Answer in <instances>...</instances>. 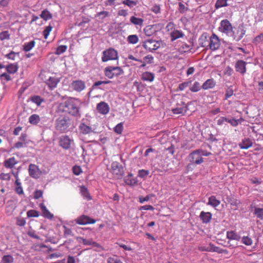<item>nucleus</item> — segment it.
Wrapping results in <instances>:
<instances>
[{"mask_svg":"<svg viewBox=\"0 0 263 263\" xmlns=\"http://www.w3.org/2000/svg\"><path fill=\"white\" fill-rule=\"evenodd\" d=\"M221 248L215 246L214 244L210 243V252H217L220 253Z\"/></svg>","mask_w":263,"mask_h":263,"instance_id":"obj_52","label":"nucleus"},{"mask_svg":"<svg viewBox=\"0 0 263 263\" xmlns=\"http://www.w3.org/2000/svg\"><path fill=\"white\" fill-rule=\"evenodd\" d=\"M97 110L101 114L106 115L109 111V107L105 102H101L97 104Z\"/></svg>","mask_w":263,"mask_h":263,"instance_id":"obj_15","label":"nucleus"},{"mask_svg":"<svg viewBox=\"0 0 263 263\" xmlns=\"http://www.w3.org/2000/svg\"><path fill=\"white\" fill-rule=\"evenodd\" d=\"M40 121V117L38 115H32L29 118V122L33 125L37 124Z\"/></svg>","mask_w":263,"mask_h":263,"instance_id":"obj_34","label":"nucleus"},{"mask_svg":"<svg viewBox=\"0 0 263 263\" xmlns=\"http://www.w3.org/2000/svg\"><path fill=\"white\" fill-rule=\"evenodd\" d=\"M77 223L81 225H86L87 224H93L96 222V220L91 218L86 215H82L76 219Z\"/></svg>","mask_w":263,"mask_h":263,"instance_id":"obj_13","label":"nucleus"},{"mask_svg":"<svg viewBox=\"0 0 263 263\" xmlns=\"http://www.w3.org/2000/svg\"><path fill=\"white\" fill-rule=\"evenodd\" d=\"M149 174V171L145 170H140L138 171V176L140 178H143L147 176Z\"/></svg>","mask_w":263,"mask_h":263,"instance_id":"obj_50","label":"nucleus"},{"mask_svg":"<svg viewBox=\"0 0 263 263\" xmlns=\"http://www.w3.org/2000/svg\"><path fill=\"white\" fill-rule=\"evenodd\" d=\"M18 55V53H15L14 52L12 51V52L9 53L8 54H6V57L9 59H10L12 60H14L15 57Z\"/></svg>","mask_w":263,"mask_h":263,"instance_id":"obj_61","label":"nucleus"},{"mask_svg":"<svg viewBox=\"0 0 263 263\" xmlns=\"http://www.w3.org/2000/svg\"><path fill=\"white\" fill-rule=\"evenodd\" d=\"M27 215L28 217H37L40 215L37 211L31 210L27 212Z\"/></svg>","mask_w":263,"mask_h":263,"instance_id":"obj_44","label":"nucleus"},{"mask_svg":"<svg viewBox=\"0 0 263 263\" xmlns=\"http://www.w3.org/2000/svg\"><path fill=\"white\" fill-rule=\"evenodd\" d=\"M52 27L51 26H48L46 27L43 31V35L45 39H47L50 32L51 31Z\"/></svg>","mask_w":263,"mask_h":263,"instance_id":"obj_54","label":"nucleus"},{"mask_svg":"<svg viewBox=\"0 0 263 263\" xmlns=\"http://www.w3.org/2000/svg\"><path fill=\"white\" fill-rule=\"evenodd\" d=\"M216 84V81L213 79H210L205 81L201 87L203 89L207 90L215 87Z\"/></svg>","mask_w":263,"mask_h":263,"instance_id":"obj_21","label":"nucleus"},{"mask_svg":"<svg viewBox=\"0 0 263 263\" xmlns=\"http://www.w3.org/2000/svg\"><path fill=\"white\" fill-rule=\"evenodd\" d=\"M69 118L67 117H60L55 122V128L61 132H64L69 126Z\"/></svg>","mask_w":263,"mask_h":263,"instance_id":"obj_5","label":"nucleus"},{"mask_svg":"<svg viewBox=\"0 0 263 263\" xmlns=\"http://www.w3.org/2000/svg\"><path fill=\"white\" fill-rule=\"evenodd\" d=\"M29 100L32 103L35 104L37 106H40L41 104L45 101L44 98L39 96L34 95L29 98Z\"/></svg>","mask_w":263,"mask_h":263,"instance_id":"obj_25","label":"nucleus"},{"mask_svg":"<svg viewBox=\"0 0 263 263\" xmlns=\"http://www.w3.org/2000/svg\"><path fill=\"white\" fill-rule=\"evenodd\" d=\"M109 15V12L106 11H102L97 14V16L101 19H103Z\"/></svg>","mask_w":263,"mask_h":263,"instance_id":"obj_49","label":"nucleus"},{"mask_svg":"<svg viewBox=\"0 0 263 263\" xmlns=\"http://www.w3.org/2000/svg\"><path fill=\"white\" fill-rule=\"evenodd\" d=\"M201 87H202L200 86V83L196 81L195 82L193 86L190 87V90L192 92H197L200 90Z\"/></svg>","mask_w":263,"mask_h":263,"instance_id":"obj_40","label":"nucleus"},{"mask_svg":"<svg viewBox=\"0 0 263 263\" xmlns=\"http://www.w3.org/2000/svg\"><path fill=\"white\" fill-rule=\"evenodd\" d=\"M81 239L82 240V243L85 245H91L96 247H99L100 246L99 243L93 241L91 239H87L83 238H81Z\"/></svg>","mask_w":263,"mask_h":263,"instance_id":"obj_36","label":"nucleus"},{"mask_svg":"<svg viewBox=\"0 0 263 263\" xmlns=\"http://www.w3.org/2000/svg\"><path fill=\"white\" fill-rule=\"evenodd\" d=\"M166 31L170 35L171 41L173 42L184 36V33L181 30L176 28L175 24L173 22H169L165 27Z\"/></svg>","mask_w":263,"mask_h":263,"instance_id":"obj_2","label":"nucleus"},{"mask_svg":"<svg viewBox=\"0 0 263 263\" xmlns=\"http://www.w3.org/2000/svg\"><path fill=\"white\" fill-rule=\"evenodd\" d=\"M26 220L23 217H18L16 218V224L18 226L23 227L26 224Z\"/></svg>","mask_w":263,"mask_h":263,"instance_id":"obj_53","label":"nucleus"},{"mask_svg":"<svg viewBox=\"0 0 263 263\" xmlns=\"http://www.w3.org/2000/svg\"><path fill=\"white\" fill-rule=\"evenodd\" d=\"M212 215L210 212H205L204 211L201 212L199 217L204 223H208L210 222L212 219Z\"/></svg>","mask_w":263,"mask_h":263,"instance_id":"obj_18","label":"nucleus"},{"mask_svg":"<svg viewBox=\"0 0 263 263\" xmlns=\"http://www.w3.org/2000/svg\"><path fill=\"white\" fill-rule=\"evenodd\" d=\"M103 54L102 60L103 62H106L109 60H115L118 59V52L116 50L112 48H109L104 51Z\"/></svg>","mask_w":263,"mask_h":263,"instance_id":"obj_6","label":"nucleus"},{"mask_svg":"<svg viewBox=\"0 0 263 263\" xmlns=\"http://www.w3.org/2000/svg\"><path fill=\"white\" fill-rule=\"evenodd\" d=\"M227 122L229 123L232 126L235 127L237 126L238 124L240 123V120H236L234 118L233 119H228L227 118Z\"/></svg>","mask_w":263,"mask_h":263,"instance_id":"obj_45","label":"nucleus"},{"mask_svg":"<svg viewBox=\"0 0 263 263\" xmlns=\"http://www.w3.org/2000/svg\"><path fill=\"white\" fill-rule=\"evenodd\" d=\"M10 34L8 31H5L0 33V40L3 41L6 39H9Z\"/></svg>","mask_w":263,"mask_h":263,"instance_id":"obj_51","label":"nucleus"},{"mask_svg":"<svg viewBox=\"0 0 263 263\" xmlns=\"http://www.w3.org/2000/svg\"><path fill=\"white\" fill-rule=\"evenodd\" d=\"M18 163L14 157L9 158L4 162V165L7 168H12Z\"/></svg>","mask_w":263,"mask_h":263,"instance_id":"obj_19","label":"nucleus"},{"mask_svg":"<svg viewBox=\"0 0 263 263\" xmlns=\"http://www.w3.org/2000/svg\"><path fill=\"white\" fill-rule=\"evenodd\" d=\"M155 75L154 73L149 72H143L141 76V79L144 81L152 82L154 81Z\"/></svg>","mask_w":263,"mask_h":263,"instance_id":"obj_27","label":"nucleus"},{"mask_svg":"<svg viewBox=\"0 0 263 263\" xmlns=\"http://www.w3.org/2000/svg\"><path fill=\"white\" fill-rule=\"evenodd\" d=\"M208 46L213 51L218 49L220 46V41L218 36L213 33L210 37Z\"/></svg>","mask_w":263,"mask_h":263,"instance_id":"obj_7","label":"nucleus"},{"mask_svg":"<svg viewBox=\"0 0 263 263\" xmlns=\"http://www.w3.org/2000/svg\"><path fill=\"white\" fill-rule=\"evenodd\" d=\"M2 263H13L14 262V258L12 255H5L2 259Z\"/></svg>","mask_w":263,"mask_h":263,"instance_id":"obj_39","label":"nucleus"},{"mask_svg":"<svg viewBox=\"0 0 263 263\" xmlns=\"http://www.w3.org/2000/svg\"><path fill=\"white\" fill-rule=\"evenodd\" d=\"M232 26L231 23L227 19L222 20L218 27V31L228 36H230L232 31Z\"/></svg>","mask_w":263,"mask_h":263,"instance_id":"obj_4","label":"nucleus"},{"mask_svg":"<svg viewBox=\"0 0 263 263\" xmlns=\"http://www.w3.org/2000/svg\"><path fill=\"white\" fill-rule=\"evenodd\" d=\"M123 129V124L121 122L118 124L114 128V132L117 134H121Z\"/></svg>","mask_w":263,"mask_h":263,"instance_id":"obj_41","label":"nucleus"},{"mask_svg":"<svg viewBox=\"0 0 263 263\" xmlns=\"http://www.w3.org/2000/svg\"><path fill=\"white\" fill-rule=\"evenodd\" d=\"M123 72L120 67H107L105 70V74L108 78H112Z\"/></svg>","mask_w":263,"mask_h":263,"instance_id":"obj_9","label":"nucleus"},{"mask_svg":"<svg viewBox=\"0 0 263 263\" xmlns=\"http://www.w3.org/2000/svg\"><path fill=\"white\" fill-rule=\"evenodd\" d=\"M173 112L175 114H183L185 112V109L183 107L180 108H176L174 109H173L172 110Z\"/></svg>","mask_w":263,"mask_h":263,"instance_id":"obj_57","label":"nucleus"},{"mask_svg":"<svg viewBox=\"0 0 263 263\" xmlns=\"http://www.w3.org/2000/svg\"><path fill=\"white\" fill-rule=\"evenodd\" d=\"M143 31H144L145 34L147 36H152L156 32V30H155L154 26H152V25H148V26H146L144 28Z\"/></svg>","mask_w":263,"mask_h":263,"instance_id":"obj_31","label":"nucleus"},{"mask_svg":"<svg viewBox=\"0 0 263 263\" xmlns=\"http://www.w3.org/2000/svg\"><path fill=\"white\" fill-rule=\"evenodd\" d=\"M80 102L77 99L70 98L61 103L58 106V110L62 112L67 113L71 116H79V105Z\"/></svg>","mask_w":263,"mask_h":263,"instance_id":"obj_1","label":"nucleus"},{"mask_svg":"<svg viewBox=\"0 0 263 263\" xmlns=\"http://www.w3.org/2000/svg\"><path fill=\"white\" fill-rule=\"evenodd\" d=\"M127 41L129 44H135L138 42L139 38L136 34L130 35L127 37Z\"/></svg>","mask_w":263,"mask_h":263,"instance_id":"obj_35","label":"nucleus"},{"mask_svg":"<svg viewBox=\"0 0 263 263\" xmlns=\"http://www.w3.org/2000/svg\"><path fill=\"white\" fill-rule=\"evenodd\" d=\"M80 132L83 134H87L91 132V128L83 123H81L79 126Z\"/></svg>","mask_w":263,"mask_h":263,"instance_id":"obj_30","label":"nucleus"},{"mask_svg":"<svg viewBox=\"0 0 263 263\" xmlns=\"http://www.w3.org/2000/svg\"><path fill=\"white\" fill-rule=\"evenodd\" d=\"M72 142V140L66 135L62 136L59 140L60 145L64 149H70Z\"/></svg>","mask_w":263,"mask_h":263,"instance_id":"obj_12","label":"nucleus"},{"mask_svg":"<svg viewBox=\"0 0 263 263\" xmlns=\"http://www.w3.org/2000/svg\"><path fill=\"white\" fill-rule=\"evenodd\" d=\"M35 44V43L34 41L24 43L23 45V50L25 52L30 51L34 47Z\"/></svg>","mask_w":263,"mask_h":263,"instance_id":"obj_33","label":"nucleus"},{"mask_svg":"<svg viewBox=\"0 0 263 263\" xmlns=\"http://www.w3.org/2000/svg\"><path fill=\"white\" fill-rule=\"evenodd\" d=\"M27 135L26 133H22L21 136L19 137V140L20 141H22L27 144L28 143L27 142Z\"/></svg>","mask_w":263,"mask_h":263,"instance_id":"obj_64","label":"nucleus"},{"mask_svg":"<svg viewBox=\"0 0 263 263\" xmlns=\"http://www.w3.org/2000/svg\"><path fill=\"white\" fill-rule=\"evenodd\" d=\"M9 73H14L17 70L18 67H6Z\"/></svg>","mask_w":263,"mask_h":263,"instance_id":"obj_63","label":"nucleus"},{"mask_svg":"<svg viewBox=\"0 0 263 263\" xmlns=\"http://www.w3.org/2000/svg\"><path fill=\"white\" fill-rule=\"evenodd\" d=\"M143 46L146 50L152 51L158 49L160 46V43L156 40L149 39L143 42Z\"/></svg>","mask_w":263,"mask_h":263,"instance_id":"obj_10","label":"nucleus"},{"mask_svg":"<svg viewBox=\"0 0 263 263\" xmlns=\"http://www.w3.org/2000/svg\"><path fill=\"white\" fill-rule=\"evenodd\" d=\"M137 1L123 0L122 3L125 5L127 6L130 8H132L137 5Z\"/></svg>","mask_w":263,"mask_h":263,"instance_id":"obj_38","label":"nucleus"},{"mask_svg":"<svg viewBox=\"0 0 263 263\" xmlns=\"http://www.w3.org/2000/svg\"><path fill=\"white\" fill-rule=\"evenodd\" d=\"M40 16L45 21H47L52 18V14L49 11L45 9L42 11Z\"/></svg>","mask_w":263,"mask_h":263,"instance_id":"obj_37","label":"nucleus"},{"mask_svg":"<svg viewBox=\"0 0 263 263\" xmlns=\"http://www.w3.org/2000/svg\"><path fill=\"white\" fill-rule=\"evenodd\" d=\"M130 22L135 25L141 26L143 24L144 20L141 18L133 16L130 18Z\"/></svg>","mask_w":263,"mask_h":263,"instance_id":"obj_32","label":"nucleus"},{"mask_svg":"<svg viewBox=\"0 0 263 263\" xmlns=\"http://www.w3.org/2000/svg\"><path fill=\"white\" fill-rule=\"evenodd\" d=\"M107 263H123L117 257H109L107 259Z\"/></svg>","mask_w":263,"mask_h":263,"instance_id":"obj_58","label":"nucleus"},{"mask_svg":"<svg viewBox=\"0 0 263 263\" xmlns=\"http://www.w3.org/2000/svg\"><path fill=\"white\" fill-rule=\"evenodd\" d=\"M191 81H188L180 84L178 86V89L181 91L183 90L185 88L188 87L189 85L191 84Z\"/></svg>","mask_w":263,"mask_h":263,"instance_id":"obj_48","label":"nucleus"},{"mask_svg":"<svg viewBox=\"0 0 263 263\" xmlns=\"http://www.w3.org/2000/svg\"><path fill=\"white\" fill-rule=\"evenodd\" d=\"M190 162L192 164H200L203 162V159L201 157L199 151L196 149L192 152L189 155Z\"/></svg>","mask_w":263,"mask_h":263,"instance_id":"obj_11","label":"nucleus"},{"mask_svg":"<svg viewBox=\"0 0 263 263\" xmlns=\"http://www.w3.org/2000/svg\"><path fill=\"white\" fill-rule=\"evenodd\" d=\"M241 241L243 243L247 246H250L252 243V239L248 236H243L242 238Z\"/></svg>","mask_w":263,"mask_h":263,"instance_id":"obj_47","label":"nucleus"},{"mask_svg":"<svg viewBox=\"0 0 263 263\" xmlns=\"http://www.w3.org/2000/svg\"><path fill=\"white\" fill-rule=\"evenodd\" d=\"M263 41V33H260L258 35L256 36L254 40L253 43L255 44H259Z\"/></svg>","mask_w":263,"mask_h":263,"instance_id":"obj_55","label":"nucleus"},{"mask_svg":"<svg viewBox=\"0 0 263 263\" xmlns=\"http://www.w3.org/2000/svg\"><path fill=\"white\" fill-rule=\"evenodd\" d=\"M220 203V200L216 199L215 196H211L209 198L208 204L216 208L218 206Z\"/></svg>","mask_w":263,"mask_h":263,"instance_id":"obj_29","label":"nucleus"},{"mask_svg":"<svg viewBox=\"0 0 263 263\" xmlns=\"http://www.w3.org/2000/svg\"><path fill=\"white\" fill-rule=\"evenodd\" d=\"M59 81L60 80L55 77H50L47 80L46 84L49 89L52 90L57 87Z\"/></svg>","mask_w":263,"mask_h":263,"instance_id":"obj_17","label":"nucleus"},{"mask_svg":"<svg viewBox=\"0 0 263 263\" xmlns=\"http://www.w3.org/2000/svg\"><path fill=\"white\" fill-rule=\"evenodd\" d=\"M29 175L33 178H37L39 177L40 173L38 167L33 164H31L29 166Z\"/></svg>","mask_w":263,"mask_h":263,"instance_id":"obj_16","label":"nucleus"},{"mask_svg":"<svg viewBox=\"0 0 263 263\" xmlns=\"http://www.w3.org/2000/svg\"><path fill=\"white\" fill-rule=\"evenodd\" d=\"M40 207L44 217L48 219H52L53 218V215L49 211L44 203H41Z\"/></svg>","mask_w":263,"mask_h":263,"instance_id":"obj_22","label":"nucleus"},{"mask_svg":"<svg viewBox=\"0 0 263 263\" xmlns=\"http://www.w3.org/2000/svg\"><path fill=\"white\" fill-rule=\"evenodd\" d=\"M67 49V46L65 45H61L57 47L55 54L58 55L63 53Z\"/></svg>","mask_w":263,"mask_h":263,"instance_id":"obj_43","label":"nucleus"},{"mask_svg":"<svg viewBox=\"0 0 263 263\" xmlns=\"http://www.w3.org/2000/svg\"><path fill=\"white\" fill-rule=\"evenodd\" d=\"M1 78L2 80H5L6 81H9L11 80V77L7 73H3L1 75Z\"/></svg>","mask_w":263,"mask_h":263,"instance_id":"obj_62","label":"nucleus"},{"mask_svg":"<svg viewBox=\"0 0 263 263\" xmlns=\"http://www.w3.org/2000/svg\"><path fill=\"white\" fill-rule=\"evenodd\" d=\"M11 179V176L8 173H2L0 174V179L2 180L9 181Z\"/></svg>","mask_w":263,"mask_h":263,"instance_id":"obj_56","label":"nucleus"},{"mask_svg":"<svg viewBox=\"0 0 263 263\" xmlns=\"http://www.w3.org/2000/svg\"><path fill=\"white\" fill-rule=\"evenodd\" d=\"M109 171L112 174L114 178L116 179H121L124 174L122 165L117 161L113 162L111 163Z\"/></svg>","mask_w":263,"mask_h":263,"instance_id":"obj_3","label":"nucleus"},{"mask_svg":"<svg viewBox=\"0 0 263 263\" xmlns=\"http://www.w3.org/2000/svg\"><path fill=\"white\" fill-rule=\"evenodd\" d=\"M26 145V144L20 141L15 143V144L14 145V146L13 147V148L18 149V148L23 147L24 146H25Z\"/></svg>","mask_w":263,"mask_h":263,"instance_id":"obj_60","label":"nucleus"},{"mask_svg":"<svg viewBox=\"0 0 263 263\" xmlns=\"http://www.w3.org/2000/svg\"><path fill=\"white\" fill-rule=\"evenodd\" d=\"M253 145L252 140L249 138H245L239 143V146L241 149H248Z\"/></svg>","mask_w":263,"mask_h":263,"instance_id":"obj_20","label":"nucleus"},{"mask_svg":"<svg viewBox=\"0 0 263 263\" xmlns=\"http://www.w3.org/2000/svg\"><path fill=\"white\" fill-rule=\"evenodd\" d=\"M245 32L246 31L242 27H233L232 31L231 32V35H230L229 37H231L233 40L239 41L242 38Z\"/></svg>","mask_w":263,"mask_h":263,"instance_id":"obj_8","label":"nucleus"},{"mask_svg":"<svg viewBox=\"0 0 263 263\" xmlns=\"http://www.w3.org/2000/svg\"><path fill=\"white\" fill-rule=\"evenodd\" d=\"M72 171L73 174L76 175H79L82 173V169L79 166H74Z\"/></svg>","mask_w":263,"mask_h":263,"instance_id":"obj_59","label":"nucleus"},{"mask_svg":"<svg viewBox=\"0 0 263 263\" xmlns=\"http://www.w3.org/2000/svg\"><path fill=\"white\" fill-rule=\"evenodd\" d=\"M80 188V193L83 197L89 201L91 199V197L88 192V189L85 186H81Z\"/></svg>","mask_w":263,"mask_h":263,"instance_id":"obj_26","label":"nucleus"},{"mask_svg":"<svg viewBox=\"0 0 263 263\" xmlns=\"http://www.w3.org/2000/svg\"><path fill=\"white\" fill-rule=\"evenodd\" d=\"M255 214L257 217L263 219V209L262 208H256L255 209Z\"/></svg>","mask_w":263,"mask_h":263,"instance_id":"obj_46","label":"nucleus"},{"mask_svg":"<svg viewBox=\"0 0 263 263\" xmlns=\"http://www.w3.org/2000/svg\"><path fill=\"white\" fill-rule=\"evenodd\" d=\"M71 86L74 90L80 92L85 89V84L82 80H76L71 83Z\"/></svg>","mask_w":263,"mask_h":263,"instance_id":"obj_14","label":"nucleus"},{"mask_svg":"<svg viewBox=\"0 0 263 263\" xmlns=\"http://www.w3.org/2000/svg\"><path fill=\"white\" fill-rule=\"evenodd\" d=\"M227 238L229 239L230 240H239L240 239V236L235 231H230L227 232Z\"/></svg>","mask_w":263,"mask_h":263,"instance_id":"obj_28","label":"nucleus"},{"mask_svg":"<svg viewBox=\"0 0 263 263\" xmlns=\"http://www.w3.org/2000/svg\"><path fill=\"white\" fill-rule=\"evenodd\" d=\"M228 5L227 0H217L215 4V7L218 9Z\"/></svg>","mask_w":263,"mask_h":263,"instance_id":"obj_42","label":"nucleus"},{"mask_svg":"<svg viewBox=\"0 0 263 263\" xmlns=\"http://www.w3.org/2000/svg\"><path fill=\"white\" fill-rule=\"evenodd\" d=\"M228 202L231 205L234 206V210L236 211L238 209L239 205L241 204L240 200L232 197L227 198Z\"/></svg>","mask_w":263,"mask_h":263,"instance_id":"obj_23","label":"nucleus"},{"mask_svg":"<svg viewBox=\"0 0 263 263\" xmlns=\"http://www.w3.org/2000/svg\"><path fill=\"white\" fill-rule=\"evenodd\" d=\"M124 182L127 185H135L137 183V179L134 177L133 174H130L125 177Z\"/></svg>","mask_w":263,"mask_h":263,"instance_id":"obj_24","label":"nucleus"}]
</instances>
